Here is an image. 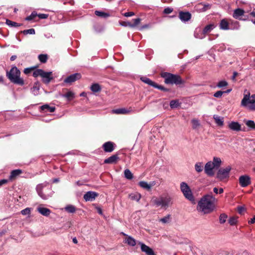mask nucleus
Returning a JSON list of instances; mask_svg holds the SVG:
<instances>
[{
  "mask_svg": "<svg viewBox=\"0 0 255 255\" xmlns=\"http://www.w3.org/2000/svg\"><path fill=\"white\" fill-rule=\"evenodd\" d=\"M216 202L217 199L212 195L206 194L198 202L197 209L204 214H209L214 210Z\"/></svg>",
  "mask_w": 255,
  "mask_h": 255,
  "instance_id": "nucleus-1",
  "label": "nucleus"
},
{
  "mask_svg": "<svg viewBox=\"0 0 255 255\" xmlns=\"http://www.w3.org/2000/svg\"><path fill=\"white\" fill-rule=\"evenodd\" d=\"M20 71L16 66L11 67L9 71L6 72V76L13 83L20 86L24 85L23 79L20 77Z\"/></svg>",
  "mask_w": 255,
  "mask_h": 255,
  "instance_id": "nucleus-2",
  "label": "nucleus"
},
{
  "mask_svg": "<svg viewBox=\"0 0 255 255\" xmlns=\"http://www.w3.org/2000/svg\"><path fill=\"white\" fill-rule=\"evenodd\" d=\"M36 190L38 195L44 200H47L53 194L51 187L46 182L37 185Z\"/></svg>",
  "mask_w": 255,
  "mask_h": 255,
  "instance_id": "nucleus-3",
  "label": "nucleus"
},
{
  "mask_svg": "<svg viewBox=\"0 0 255 255\" xmlns=\"http://www.w3.org/2000/svg\"><path fill=\"white\" fill-rule=\"evenodd\" d=\"M161 77L164 79L165 83L167 84L180 85L184 83L181 77L178 75L164 72L161 74Z\"/></svg>",
  "mask_w": 255,
  "mask_h": 255,
  "instance_id": "nucleus-4",
  "label": "nucleus"
},
{
  "mask_svg": "<svg viewBox=\"0 0 255 255\" xmlns=\"http://www.w3.org/2000/svg\"><path fill=\"white\" fill-rule=\"evenodd\" d=\"M241 106L247 108L250 111H255V95H245L241 102Z\"/></svg>",
  "mask_w": 255,
  "mask_h": 255,
  "instance_id": "nucleus-5",
  "label": "nucleus"
},
{
  "mask_svg": "<svg viewBox=\"0 0 255 255\" xmlns=\"http://www.w3.org/2000/svg\"><path fill=\"white\" fill-rule=\"evenodd\" d=\"M152 202L156 207L160 206L165 209H166L170 205L172 204L171 198L169 196L152 198Z\"/></svg>",
  "mask_w": 255,
  "mask_h": 255,
  "instance_id": "nucleus-6",
  "label": "nucleus"
},
{
  "mask_svg": "<svg viewBox=\"0 0 255 255\" xmlns=\"http://www.w3.org/2000/svg\"><path fill=\"white\" fill-rule=\"evenodd\" d=\"M180 189L185 197L190 201H194V197L188 184L182 182L180 183Z\"/></svg>",
  "mask_w": 255,
  "mask_h": 255,
  "instance_id": "nucleus-7",
  "label": "nucleus"
},
{
  "mask_svg": "<svg viewBox=\"0 0 255 255\" xmlns=\"http://www.w3.org/2000/svg\"><path fill=\"white\" fill-rule=\"evenodd\" d=\"M231 169L232 168L230 166H228L224 168H220L217 173V178L220 180L228 178Z\"/></svg>",
  "mask_w": 255,
  "mask_h": 255,
  "instance_id": "nucleus-8",
  "label": "nucleus"
},
{
  "mask_svg": "<svg viewBox=\"0 0 255 255\" xmlns=\"http://www.w3.org/2000/svg\"><path fill=\"white\" fill-rule=\"evenodd\" d=\"M137 243L140 246L141 251L146 255H155L153 250L149 247L140 242H137Z\"/></svg>",
  "mask_w": 255,
  "mask_h": 255,
  "instance_id": "nucleus-9",
  "label": "nucleus"
},
{
  "mask_svg": "<svg viewBox=\"0 0 255 255\" xmlns=\"http://www.w3.org/2000/svg\"><path fill=\"white\" fill-rule=\"evenodd\" d=\"M239 181L242 187H246L251 183V178L247 175L241 176L239 177Z\"/></svg>",
  "mask_w": 255,
  "mask_h": 255,
  "instance_id": "nucleus-10",
  "label": "nucleus"
},
{
  "mask_svg": "<svg viewBox=\"0 0 255 255\" xmlns=\"http://www.w3.org/2000/svg\"><path fill=\"white\" fill-rule=\"evenodd\" d=\"M215 168L211 161H209L206 163L205 165V172L209 176H213L214 175L213 169Z\"/></svg>",
  "mask_w": 255,
  "mask_h": 255,
  "instance_id": "nucleus-11",
  "label": "nucleus"
},
{
  "mask_svg": "<svg viewBox=\"0 0 255 255\" xmlns=\"http://www.w3.org/2000/svg\"><path fill=\"white\" fill-rule=\"evenodd\" d=\"M98 195V194L95 192L88 191L84 194L83 198L86 201H93Z\"/></svg>",
  "mask_w": 255,
  "mask_h": 255,
  "instance_id": "nucleus-12",
  "label": "nucleus"
},
{
  "mask_svg": "<svg viewBox=\"0 0 255 255\" xmlns=\"http://www.w3.org/2000/svg\"><path fill=\"white\" fill-rule=\"evenodd\" d=\"M81 76L79 73H75L74 74H72L69 76L67 77L65 80L64 82L66 83H71L72 82H75L77 80L80 79Z\"/></svg>",
  "mask_w": 255,
  "mask_h": 255,
  "instance_id": "nucleus-13",
  "label": "nucleus"
},
{
  "mask_svg": "<svg viewBox=\"0 0 255 255\" xmlns=\"http://www.w3.org/2000/svg\"><path fill=\"white\" fill-rule=\"evenodd\" d=\"M132 111V108H120L112 111V113L118 115H127Z\"/></svg>",
  "mask_w": 255,
  "mask_h": 255,
  "instance_id": "nucleus-14",
  "label": "nucleus"
},
{
  "mask_svg": "<svg viewBox=\"0 0 255 255\" xmlns=\"http://www.w3.org/2000/svg\"><path fill=\"white\" fill-rule=\"evenodd\" d=\"M51 72H45L43 70L42 71L41 77L42 78L43 82L44 83L48 84L52 79L53 78L51 76Z\"/></svg>",
  "mask_w": 255,
  "mask_h": 255,
  "instance_id": "nucleus-15",
  "label": "nucleus"
},
{
  "mask_svg": "<svg viewBox=\"0 0 255 255\" xmlns=\"http://www.w3.org/2000/svg\"><path fill=\"white\" fill-rule=\"evenodd\" d=\"M191 17V14L189 12L181 11L179 14V17L183 22L188 21Z\"/></svg>",
  "mask_w": 255,
  "mask_h": 255,
  "instance_id": "nucleus-16",
  "label": "nucleus"
},
{
  "mask_svg": "<svg viewBox=\"0 0 255 255\" xmlns=\"http://www.w3.org/2000/svg\"><path fill=\"white\" fill-rule=\"evenodd\" d=\"M114 144L111 141H108L105 142L103 145L104 151L107 152H112L114 150Z\"/></svg>",
  "mask_w": 255,
  "mask_h": 255,
  "instance_id": "nucleus-17",
  "label": "nucleus"
},
{
  "mask_svg": "<svg viewBox=\"0 0 255 255\" xmlns=\"http://www.w3.org/2000/svg\"><path fill=\"white\" fill-rule=\"evenodd\" d=\"M138 184L141 188L149 190L152 186L155 185V181H152L148 184L147 182L142 181H140Z\"/></svg>",
  "mask_w": 255,
  "mask_h": 255,
  "instance_id": "nucleus-18",
  "label": "nucleus"
},
{
  "mask_svg": "<svg viewBox=\"0 0 255 255\" xmlns=\"http://www.w3.org/2000/svg\"><path fill=\"white\" fill-rule=\"evenodd\" d=\"M229 128L232 130L240 131L241 129V126L240 124L236 122H231L229 124Z\"/></svg>",
  "mask_w": 255,
  "mask_h": 255,
  "instance_id": "nucleus-19",
  "label": "nucleus"
},
{
  "mask_svg": "<svg viewBox=\"0 0 255 255\" xmlns=\"http://www.w3.org/2000/svg\"><path fill=\"white\" fill-rule=\"evenodd\" d=\"M124 242L128 246L134 247L136 244V240L132 237L126 235V238L124 240Z\"/></svg>",
  "mask_w": 255,
  "mask_h": 255,
  "instance_id": "nucleus-20",
  "label": "nucleus"
},
{
  "mask_svg": "<svg viewBox=\"0 0 255 255\" xmlns=\"http://www.w3.org/2000/svg\"><path fill=\"white\" fill-rule=\"evenodd\" d=\"M230 20L228 21L226 19H222L220 23V28L223 30H228L230 29Z\"/></svg>",
  "mask_w": 255,
  "mask_h": 255,
  "instance_id": "nucleus-21",
  "label": "nucleus"
},
{
  "mask_svg": "<svg viewBox=\"0 0 255 255\" xmlns=\"http://www.w3.org/2000/svg\"><path fill=\"white\" fill-rule=\"evenodd\" d=\"M37 209L40 214L46 217L48 216L51 212L49 209L42 207H38Z\"/></svg>",
  "mask_w": 255,
  "mask_h": 255,
  "instance_id": "nucleus-22",
  "label": "nucleus"
},
{
  "mask_svg": "<svg viewBox=\"0 0 255 255\" xmlns=\"http://www.w3.org/2000/svg\"><path fill=\"white\" fill-rule=\"evenodd\" d=\"M245 13V11L243 9L241 8H237L236 9L233 13V17L237 19H241V16L243 15Z\"/></svg>",
  "mask_w": 255,
  "mask_h": 255,
  "instance_id": "nucleus-23",
  "label": "nucleus"
},
{
  "mask_svg": "<svg viewBox=\"0 0 255 255\" xmlns=\"http://www.w3.org/2000/svg\"><path fill=\"white\" fill-rule=\"evenodd\" d=\"M40 109L44 112L53 113L55 111V107H50L48 104H45L41 106Z\"/></svg>",
  "mask_w": 255,
  "mask_h": 255,
  "instance_id": "nucleus-24",
  "label": "nucleus"
},
{
  "mask_svg": "<svg viewBox=\"0 0 255 255\" xmlns=\"http://www.w3.org/2000/svg\"><path fill=\"white\" fill-rule=\"evenodd\" d=\"M206 35L201 29H196L194 32V36L196 38L203 39L205 37Z\"/></svg>",
  "mask_w": 255,
  "mask_h": 255,
  "instance_id": "nucleus-25",
  "label": "nucleus"
},
{
  "mask_svg": "<svg viewBox=\"0 0 255 255\" xmlns=\"http://www.w3.org/2000/svg\"><path fill=\"white\" fill-rule=\"evenodd\" d=\"M22 172V170L20 169H16L12 170L11 172L10 175L9 177V180H12V179L19 175L20 174H21Z\"/></svg>",
  "mask_w": 255,
  "mask_h": 255,
  "instance_id": "nucleus-26",
  "label": "nucleus"
},
{
  "mask_svg": "<svg viewBox=\"0 0 255 255\" xmlns=\"http://www.w3.org/2000/svg\"><path fill=\"white\" fill-rule=\"evenodd\" d=\"M213 166L215 167V168H218L221 165L222 160L220 158L217 157H214L213 159V161H211Z\"/></svg>",
  "mask_w": 255,
  "mask_h": 255,
  "instance_id": "nucleus-27",
  "label": "nucleus"
},
{
  "mask_svg": "<svg viewBox=\"0 0 255 255\" xmlns=\"http://www.w3.org/2000/svg\"><path fill=\"white\" fill-rule=\"evenodd\" d=\"M118 159V157L116 155H113L110 157L106 159L104 161V163H113L117 161Z\"/></svg>",
  "mask_w": 255,
  "mask_h": 255,
  "instance_id": "nucleus-28",
  "label": "nucleus"
},
{
  "mask_svg": "<svg viewBox=\"0 0 255 255\" xmlns=\"http://www.w3.org/2000/svg\"><path fill=\"white\" fill-rule=\"evenodd\" d=\"M140 80L144 83L148 84L149 86H151L152 87L155 86V83L152 81L149 78L145 77H142L140 78Z\"/></svg>",
  "mask_w": 255,
  "mask_h": 255,
  "instance_id": "nucleus-29",
  "label": "nucleus"
},
{
  "mask_svg": "<svg viewBox=\"0 0 255 255\" xmlns=\"http://www.w3.org/2000/svg\"><path fill=\"white\" fill-rule=\"evenodd\" d=\"M214 119L216 123L220 126H222L224 124V120L223 118H221L218 115L214 116Z\"/></svg>",
  "mask_w": 255,
  "mask_h": 255,
  "instance_id": "nucleus-30",
  "label": "nucleus"
},
{
  "mask_svg": "<svg viewBox=\"0 0 255 255\" xmlns=\"http://www.w3.org/2000/svg\"><path fill=\"white\" fill-rule=\"evenodd\" d=\"M214 28L215 25L213 24H210L206 26L202 30L203 33H204V34L206 35L208 33L210 32Z\"/></svg>",
  "mask_w": 255,
  "mask_h": 255,
  "instance_id": "nucleus-31",
  "label": "nucleus"
},
{
  "mask_svg": "<svg viewBox=\"0 0 255 255\" xmlns=\"http://www.w3.org/2000/svg\"><path fill=\"white\" fill-rule=\"evenodd\" d=\"M195 169L198 173L202 172L203 169V163L201 162H197L195 165Z\"/></svg>",
  "mask_w": 255,
  "mask_h": 255,
  "instance_id": "nucleus-32",
  "label": "nucleus"
},
{
  "mask_svg": "<svg viewBox=\"0 0 255 255\" xmlns=\"http://www.w3.org/2000/svg\"><path fill=\"white\" fill-rule=\"evenodd\" d=\"M239 27L240 25L239 22L230 20V29H238L239 28Z\"/></svg>",
  "mask_w": 255,
  "mask_h": 255,
  "instance_id": "nucleus-33",
  "label": "nucleus"
},
{
  "mask_svg": "<svg viewBox=\"0 0 255 255\" xmlns=\"http://www.w3.org/2000/svg\"><path fill=\"white\" fill-rule=\"evenodd\" d=\"M129 197L131 200H135L137 202L139 201L141 198V195L138 193L130 194Z\"/></svg>",
  "mask_w": 255,
  "mask_h": 255,
  "instance_id": "nucleus-34",
  "label": "nucleus"
},
{
  "mask_svg": "<svg viewBox=\"0 0 255 255\" xmlns=\"http://www.w3.org/2000/svg\"><path fill=\"white\" fill-rule=\"evenodd\" d=\"M39 87L38 84H35L33 87L31 88V92L35 95H38L39 94Z\"/></svg>",
  "mask_w": 255,
  "mask_h": 255,
  "instance_id": "nucleus-35",
  "label": "nucleus"
},
{
  "mask_svg": "<svg viewBox=\"0 0 255 255\" xmlns=\"http://www.w3.org/2000/svg\"><path fill=\"white\" fill-rule=\"evenodd\" d=\"M95 13L96 15L102 17L107 18L110 16L109 13L101 11L96 10Z\"/></svg>",
  "mask_w": 255,
  "mask_h": 255,
  "instance_id": "nucleus-36",
  "label": "nucleus"
},
{
  "mask_svg": "<svg viewBox=\"0 0 255 255\" xmlns=\"http://www.w3.org/2000/svg\"><path fill=\"white\" fill-rule=\"evenodd\" d=\"M124 175H125V177L128 179L130 180V179H132L133 178L132 173L128 169L125 170Z\"/></svg>",
  "mask_w": 255,
  "mask_h": 255,
  "instance_id": "nucleus-37",
  "label": "nucleus"
},
{
  "mask_svg": "<svg viewBox=\"0 0 255 255\" xmlns=\"http://www.w3.org/2000/svg\"><path fill=\"white\" fill-rule=\"evenodd\" d=\"M91 90L93 92H98L101 90L100 86L98 84H94L91 87Z\"/></svg>",
  "mask_w": 255,
  "mask_h": 255,
  "instance_id": "nucleus-38",
  "label": "nucleus"
},
{
  "mask_svg": "<svg viewBox=\"0 0 255 255\" xmlns=\"http://www.w3.org/2000/svg\"><path fill=\"white\" fill-rule=\"evenodd\" d=\"M238 218L236 216H233L230 218L229 220V223L231 226H234L237 224L238 223Z\"/></svg>",
  "mask_w": 255,
  "mask_h": 255,
  "instance_id": "nucleus-39",
  "label": "nucleus"
},
{
  "mask_svg": "<svg viewBox=\"0 0 255 255\" xmlns=\"http://www.w3.org/2000/svg\"><path fill=\"white\" fill-rule=\"evenodd\" d=\"M5 23L10 27H13V26L17 27V26H19L21 25V24L17 23L15 22L11 21L7 19L6 20Z\"/></svg>",
  "mask_w": 255,
  "mask_h": 255,
  "instance_id": "nucleus-40",
  "label": "nucleus"
},
{
  "mask_svg": "<svg viewBox=\"0 0 255 255\" xmlns=\"http://www.w3.org/2000/svg\"><path fill=\"white\" fill-rule=\"evenodd\" d=\"M228 218L227 215L225 213H222L219 217V222L221 224H224L226 222Z\"/></svg>",
  "mask_w": 255,
  "mask_h": 255,
  "instance_id": "nucleus-41",
  "label": "nucleus"
},
{
  "mask_svg": "<svg viewBox=\"0 0 255 255\" xmlns=\"http://www.w3.org/2000/svg\"><path fill=\"white\" fill-rule=\"evenodd\" d=\"M62 96L67 98L68 100H71L74 98V93L71 91H69Z\"/></svg>",
  "mask_w": 255,
  "mask_h": 255,
  "instance_id": "nucleus-42",
  "label": "nucleus"
},
{
  "mask_svg": "<svg viewBox=\"0 0 255 255\" xmlns=\"http://www.w3.org/2000/svg\"><path fill=\"white\" fill-rule=\"evenodd\" d=\"M133 21H134V23L132 24L130 23H128V25L130 27H134L135 26L137 25L140 23L141 19L139 18H137L136 19H133Z\"/></svg>",
  "mask_w": 255,
  "mask_h": 255,
  "instance_id": "nucleus-43",
  "label": "nucleus"
},
{
  "mask_svg": "<svg viewBox=\"0 0 255 255\" xmlns=\"http://www.w3.org/2000/svg\"><path fill=\"white\" fill-rule=\"evenodd\" d=\"M179 103L178 100H172L170 102V107L172 108H176L179 106Z\"/></svg>",
  "mask_w": 255,
  "mask_h": 255,
  "instance_id": "nucleus-44",
  "label": "nucleus"
},
{
  "mask_svg": "<svg viewBox=\"0 0 255 255\" xmlns=\"http://www.w3.org/2000/svg\"><path fill=\"white\" fill-rule=\"evenodd\" d=\"M37 13L36 11H33L31 12V14L25 18V20L27 21H30L33 20L36 16H37Z\"/></svg>",
  "mask_w": 255,
  "mask_h": 255,
  "instance_id": "nucleus-45",
  "label": "nucleus"
},
{
  "mask_svg": "<svg viewBox=\"0 0 255 255\" xmlns=\"http://www.w3.org/2000/svg\"><path fill=\"white\" fill-rule=\"evenodd\" d=\"M47 58L46 54H40L38 56V59L41 63H45L47 60Z\"/></svg>",
  "mask_w": 255,
  "mask_h": 255,
  "instance_id": "nucleus-46",
  "label": "nucleus"
},
{
  "mask_svg": "<svg viewBox=\"0 0 255 255\" xmlns=\"http://www.w3.org/2000/svg\"><path fill=\"white\" fill-rule=\"evenodd\" d=\"M65 210L70 213H74L76 211L75 207L73 205L67 206L65 208Z\"/></svg>",
  "mask_w": 255,
  "mask_h": 255,
  "instance_id": "nucleus-47",
  "label": "nucleus"
},
{
  "mask_svg": "<svg viewBox=\"0 0 255 255\" xmlns=\"http://www.w3.org/2000/svg\"><path fill=\"white\" fill-rule=\"evenodd\" d=\"M246 125L252 129H255V123L252 120L247 121L246 122Z\"/></svg>",
  "mask_w": 255,
  "mask_h": 255,
  "instance_id": "nucleus-48",
  "label": "nucleus"
},
{
  "mask_svg": "<svg viewBox=\"0 0 255 255\" xmlns=\"http://www.w3.org/2000/svg\"><path fill=\"white\" fill-rule=\"evenodd\" d=\"M191 123H192V127L194 129L197 128L200 126L199 122L197 119H193L191 121Z\"/></svg>",
  "mask_w": 255,
  "mask_h": 255,
  "instance_id": "nucleus-49",
  "label": "nucleus"
},
{
  "mask_svg": "<svg viewBox=\"0 0 255 255\" xmlns=\"http://www.w3.org/2000/svg\"><path fill=\"white\" fill-rule=\"evenodd\" d=\"M170 220V215H168L167 216L160 219V221L164 224L169 223Z\"/></svg>",
  "mask_w": 255,
  "mask_h": 255,
  "instance_id": "nucleus-50",
  "label": "nucleus"
},
{
  "mask_svg": "<svg viewBox=\"0 0 255 255\" xmlns=\"http://www.w3.org/2000/svg\"><path fill=\"white\" fill-rule=\"evenodd\" d=\"M228 85V83L225 81L222 80L220 81L217 85V87L220 88L226 87Z\"/></svg>",
  "mask_w": 255,
  "mask_h": 255,
  "instance_id": "nucleus-51",
  "label": "nucleus"
},
{
  "mask_svg": "<svg viewBox=\"0 0 255 255\" xmlns=\"http://www.w3.org/2000/svg\"><path fill=\"white\" fill-rule=\"evenodd\" d=\"M24 34H35V30L33 28H30L29 29L24 30L21 31Z\"/></svg>",
  "mask_w": 255,
  "mask_h": 255,
  "instance_id": "nucleus-52",
  "label": "nucleus"
},
{
  "mask_svg": "<svg viewBox=\"0 0 255 255\" xmlns=\"http://www.w3.org/2000/svg\"><path fill=\"white\" fill-rule=\"evenodd\" d=\"M42 71L43 70L42 69H37L33 72V76L34 77H37L39 76H41Z\"/></svg>",
  "mask_w": 255,
  "mask_h": 255,
  "instance_id": "nucleus-53",
  "label": "nucleus"
},
{
  "mask_svg": "<svg viewBox=\"0 0 255 255\" xmlns=\"http://www.w3.org/2000/svg\"><path fill=\"white\" fill-rule=\"evenodd\" d=\"M31 210L29 208H26L21 211V213L23 215H29L30 214Z\"/></svg>",
  "mask_w": 255,
  "mask_h": 255,
  "instance_id": "nucleus-54",
  "label": "nucleus"
},
{
  "mask_svg": "<svg viewBox=\"0 0 255 255\" xmlns=\"http://www.w3.org/2000/svg\"><path fill=\"white\" fill-rule=\"evenodd\" d=\"M213 191L216 194H222L224 192V190L222 188H220L219 189H218L217 188L215 187L213 189Z\"/></svg>",
  "mask_w": 255,
  "mask_h": 255,
  "instance_id": "nucleus-55",
  "label": "nucleus"
},
{
  "mask_svg": "<svg viewBox=\"0 0 255 255\" xmlns=\"http://www.w3.org/2000/svg\"><path fill=\"white\" fill-rule=\"evenodd\" d=\"M223 94H224L223 91H218L214 93V96L217 98H221Z\"/></svg>",
  "mask_w": 255,
  "mask_h": 255,
  "instance_id": "nucleus-56",
  "label": "nucleus"
},
{
  "mask_svg": "<svg viewBox=\"0 0 255 255\" xmlns=\"http://www.w3.org/2000/svg\"><path fill=\"white\" fill-rule=\"evenodd\" d=\"M34 67L25 68V69H24V73L25 74H29L30 73H31V71H32L33 70H34Z\"/></svg>",
  "mask_w": 255,
  "mask_h": 255,
  "instance_id": "nucleus-57",
  "label": "nucleus"
},
{
  "mask_svg": "<svg viewBox=\"0 0 255 255\" xmlns=\"http://www.w3.org/2000/svg\"><path fill=\"white\" fill-rule=\"evenodd\" d=\"M37 16L40 19H46L48 17V14H44V13H39L37 14Z\"/></svg>",
  "mask_w": 255,
  "mask_h": 255,
  "instance_id": "nucleus-58",
  "label": "nucleus"
},
{
  "mask_svg": "<svg viewBox=\"0 0 255 255\" xmlns=\"http://www.w3.org/2000/svg\"><path fill=\"white\" fill-rule=\"evenodd\" d=\"M154 88H156L158 89H160L161 90H162V91H168V90L166 88H165L164 87L161 86V85H158L157 84H156L155 83V86H154Z\"/></svg>",
  "mask_w": 255,
  "mask_h": 255,
  "instance_id": "nucleus-59",
  "label": "nucleus"
},
{
  "mask_svg": "<svg viewBox=\"0 0 255 255\" xmlns=\"http://www.w3.org/2000/svg\"><path fill=\"white\" fill-rule=\"evenodd\" d=\"M172 11H173L172 8H170V7H167L164 9V13L165 14H169L171 12H172Z\"/></svg>",
  "mask_w": 255,
  "mask_h": 255,
  "instance_id": "nucleus-60",
  "label": "nucleus"
},
{
  "mask_svg": "<svg viewBox=\"0 0 255 255\" xmlns=\"http://www.w3.org/2000/svg\"><path fill=\"white\" fill-rule=\"evenodd\" d=\"M134 15V13L133 12H128L124 13V16L126 17L131 16Z\"/></svg>",
  "mask_w": 255,
  "mask_h": 255,
  "instance_id": "nucleus-61",
  "label": "nucleus"
},
{
  "mask_svg": "<svg viewBox=\"0 0 255 255\" xmlns=\"http://www.w3.org/2000/svg\"><path fill=\"white\" fill-rule=\"evenodd\" d=\"M245 211V208L243 207L240 206L238 208V211L239 214H242Z\"/></svg>",
  "mask_w": 255,
  "mask_h": 255,
  "instance_id": "nucleus-62",
  "label": "nucleus"
},
{
  "mask_svg": "<svg viewBox=\"0 0 255 255\" xmlns=\"http://www.w3.org/2000/svg\"><path fill=\"white\" fill-rule=\"evenodd\" d=\"M8 182V180L6 179H2L0 180V183L1 184V186L7 183Z\"/></svg>",
  "mask_w": 255,
  "mask_h": 255,
  "instance_id": "nucleus-63",
  "label": "nucleus"
},
{
  "mask_svg": "<svg viewBox=\"0 0 255 255\" xmlns=\"http://www.w3.org/2000/svg\"><path fill=\"white\" fill-rule=\"evenodd\" d=\"M255 223V216L253 217L250 221H249V224H253Z\"/></svg>",
  "mask_w": 255,
  "mask_h": 255,
  "instance_id": "nucleus-64",
  "label": "nucleus"
}]
</instances>
